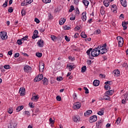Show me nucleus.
I'll use <instances>...</instances> for the list:
<instances>
[{
    "label": "nucleus",
    "instance_id": "obj_54",
    "mask_svg": "<svg viewBox=\"0 0 128 128\" xmlns=\"http://www.w3.org/2000/svg\"><path fill=\"white\" fill-rule=\"evenodd\" d=\"M34 22H36V24H40V20H38V18H35Z\"/></svg>",
    "mask_w": 128,
    "mask_h": 128
},
{
    "label": "nucleus",
    "instance_id": "obj_29",
    "mask_svg": "<svg viewBox=\"0 0 128 128\" xmlns=\"http://www.w3.org/2000/svg\"><path fill=\"white\" fill-rule=\"evenodd\" d=\"M92 48H90L86 51V54L88 56H89L90 57V52H92Z\"/></svg>",
    "mask_w": 128,
    "mask_h": 128
},
{
    "label": "nucleus",
    "instance_id": "obj_10",
    "mask_svg": "<svg viewBox=\"0 0 128 128\" xmlns=\"http://www.w3.org/2000/svg\"><path fill=\"white\" fill-rule=\"evenodd\" d=\"M37 44L39 48H42L44 46V40H39L37 42Z\"/></svg>",
    "mask_w": 128,
    "mask_h": 128
},
{
    "label": "nucleus",
    "instance_id": "obj_25",
    "mask_svg": "<svg viewBox=\"0 0 128 128\" xmlns=\"http://www.w3.org/2000/svg\"><path fill=\"white\" fill-rule=\"evenodd\" d=\"M22 108H24V106H20L17 107L16 110H17V112H20V110H22Z\"/></svg>",
    "mask_w": 128,
    "mask_h": 128
},
{
    "label": "nucleus",
    "instance_id": "obj_60",
    "mask_svg": "<svg viewBox=\"0 0 128 128\" xmlns=\"http://www.w3.org/2000/svg\"><path fill=\"white\" fill-rule=\"evenodd\" d=\"M65 38V40H66V42H70V38L68 37V36H64Z\"/></svg>",
    "mask_w": 128,
    "mask_h": 128
},
{
    "label": "nucleus",
    "instance_id": "obj_33",
    "mask_svg": "<svg viewBox=\"0 0 128 128\" xmlns=\"http://www.w3.org/2000/svg\"><path fill=\"white\" fill-rule=\"evenodd\" d=\"M104 88H106V90H110V86L108 84H106L104 86Z\"/></svg>",
    "mask_w": 128,
    "mask_h": 128
},
{
    "label": "nucleus",
    "instance_id": "obj_9",
    "mask_svg": "<svg viewBox=\"0 0 128 128\" xmlns=\"http://www.w3.org/2000/svg\"><path fill=\"white\" fill-rule=\"evenodd\" d=\"M24 70L25 72H29L30 70H32V67L29 66H24Z\"/></svg>",
    "mask_w": 128,
    "mask_h": 128
},
{
    "label": "nucleus",
    "instance_id": "obj_24",
    "mask_svg": "<svg viewBox=\"0 0 128 128\" xmlns=\"http://www.w3.org/2000/svg\"><path fill=\"white\" fill-rule=\"evenodd\" d=\"M122 98L124 100H128V94L126 93L125 94H124L122 96Z\"/></svg>",
    "mask_w": 128,
    "mask_h": 128
},
{
    "label": "nucleus",
    "instance_id": "obj_53",
    "mask_svg": "<svg viewBox=\"0 0 128 128\" xmlns=\"http://www.w3.org/2000/svg\"><path fill=\"white\" fill-rule=\"evenodd\" d=\"M8 11L9 12H14V9H12V7H10Z\"/></svg>",
    "mask_w": 128,
    "mask_h": 128
},
{
    "label": "nucleus",
    "instance_id": "obj_23",
    "mask_svg": "<svg viewBox=\"0 0 128 128\" xmlns=\"http://www.w3.org/2000/svg\"><path fill=\"white\" fill-rule=\"evenodd\" d=\"M85 6H88L90 4V2L86 0H83L82 1Z\"/></svg>",
    "mask_w": 128,
    "mask_h": 128
},
{
    "label": "nucleus",
    "instance_id": "obj_20",
    "mask_svg": "<svg viewBox=\"0 0 128 128\" xmlns=\"http://www.w3.org/2000/svg\"><path fill=\"white\" fill-rule=\"evenodd\" d=\"M93 84L94 86H100V80H94L93 82Z\"/></svg>",
    "mask_w": 128,
    "mask_h": 128
},
{
    "label": "nucleus",
    "instance_id": "obj_37",
    "mask_svg": "<svg viewBox=\"0 0 128 128\" xmlns=\"http://www.w3.org/2000/svg\"><path fill=\"white\" fill-rule=\"evenodd\" d=\"M4 68L5 70H10V65H5L4 66Z\"/></svg>",
    "mask_w": 128,
    "mask_h": 128
},
{
    "label": "nucleus",
    "instance_id": "obj_32",
    "mask_svg": "<svg viewBox=\"0 0 128 128\" xmlns=\"http://www.w3.org/2000/svg\"><path fill=\"white\" fill-rule=\"evenodd\" d=\"M51 38H52V40H53V42H56L57 38L54 35H52Z\"/></svg>",
    "mask_w": 128,
    "mask_h": 128
},
{
    "label": "nucleus",
    "instance_id": "obj_64",
    "mask_svg": "<svg viewBox=\"0 0 128 128\" xmlns=\"http://www.w3.org/2000/svg\"><path fill=\"white\" fill-rule=\"evenodd\" d=\"M29 106L31 108H34V106H32V103H29Z\"/></svg>",
    "mask_w": 128,
    "mask_h": 128
},
{
    "label": "nucleus",
    "instance_id": "obj_3",
    "mask_svg": "<svg viewBox=\"0 0 128 128\" xmlns=\"http://www.w3.org/2000/svg\"><path fill=\"white\" fill-rule=\"evenodd\" d=\"M98 120V116L96 115H94L91 116L89 118V122L90 124H92V122H94Z\"/></svg>",
    "mask_w": 128,
    "mask_h": 128
},
{
    "label": "nucleus",
    "instance_id": "obj_39",
    "mask_svg": "<svg viewBox=\"0 0 128 128\" xmlns=\"http://www.w3.org/2000/svg\"><path fill=\"white\" fill-rule=\"evenodd\" d=\"M64 29L65 30H70V26H68V25H66L64 26Z\"/></svg>",
    "mask_w": 128,
    "mask_h": 128
},
{
    "label": "nucleus",
    "instance_id": "obj_47",
    "mask_svg": "<svg viewBox=\"0 0 128 128\" xmlns=\"http://www.w3.org/2000/svg\"><path fill=\"white\" fill-rule=\"evenodd\" d=\"M28 36H24V38H22V40H28Z\"/></svg>",
    "mask_w": 128,
    "mask_h": 128
},
{
    "label": "nucleus",
    "instance_id": "obj_13",
    "mask_svg": "<svg viewBox=\"0 0 128 128\" xmlns=\"http://www.w3.org/2000/svg\"><path fill=\"white\" fill-rule=\"evenodd\" d=\"M16 126H18V124L16 122H13L10 123V125L8 126V128H16Z\"/></svg>",
    "mask_w": 128,
    "mask_h": 128
},
{
    "label": "nucleus",
    "instance_id": "obj_7",
    "mask_svg": "<svg viewBox=\"0 0 128 128\" xmlns=\"http://www.w3.org/2000/svg\"><path fill=\"white\" fill-rule=\"evenodd\" d=\"M0 38L2 40H6V38H8V36L6 35V32H0Z\"/></svg>",
    "mask_w": 128,
    "mask_h": 128
},
{
    "label": "nucleus",
    "instance_id": "obj_26",
    "mask_svg": "<svg viewBox=\"0 0 128 128\" xmlns=\"http://www.w3.org/2000/svg\"><path fill=\"white\" fill-rule=\"evenodd\" d=\"M103 96L104 100H110V97L108 96V95H105Z\"/></svg>",
    "mask_w": 128,
    "mask_h": 128
},
{
    "label": "nucleus",
    "instance_id": "obj_35",
    "mask_svg": "<svg viewBox=\"0 0 128 128\" xmlns=\"http://www.w3.org/2000/svg\"><path fill=\"white\" fill-rule=\"evenodd\" d=\"M116 124H120V118H117V120L116 122Z\"/></svg>",
    "mask_w": 128,
    "mask_h": 128
},
{
    "label": "nucleus",
    "instance_id": "obj_6",
    "mask_svg": "<svg viewBox=\"0 0 128 128\" xmlns=\"http://www.w3.org/2000/svg\"><path fill=\"white\" fill-rule=\"evenodd\" d=\"M67 68H69L68 70L70 72H71L74 70V68H76V65H74L72 63H70L67 64Z\"/></svg>",
    "mask_w": 128,
    "mask_h": 128
},
{
    "label": "nucleus",
    "instance_id": "obj_17",
    "mask_svg": "<svg viewBox=\"0 0 128 128\" xmlns=\"http://www.w3.org/2000/svg\"><path fill=\"white\" fill-rule=\"evenodd\" d=\"M66 19L64 18H61L59 21V24L60 26H62L64 22H66Z\"/></svg>",
    "mask_w": 128,
    "mask_h": 128
},
{
    "label": "nucleus",
    "instance_id": "obj_15",
    "mask_svg": "<svg viewBox=\"0 0 128 128\" xmlns=\"http://www.w3.org/2000/svg\"><path fill=\"white\" fill-rule=\"evenodd\" d=\"M120 4L124 8H126V6H128V4L126 3V0H120Z\"/></svg>",
    "mask_w": 128,
    "mask_h": 128
},
{
    "label": "nucleus",
    "instance_id": "obj_46",
    "mask_svg": "<svg viewBox=\"0 0 128 128\" xmlns=\"http://www.w3.org/2000/svg\"><path fill=\"white\" fill-rule=\"evenodd\" d=\"M56 80L58 82H60V80H64V78H62V76H59L56 78Z\"/></svg>",
    "mask_w": 128,
    "mask_h": 128
},
{
    "label": "nucleus",
    "instance_id": "obj_61",
    "mask_svg": "<svg viewBox=\"0 0 128 128\" xmlns=\"http://www.w3.org/2000/svg\"><path fill=\"white\" fill-rule=\"evenodd\" d=\"M105 84H108L109 86H110L112 84L111 82H105Z\"/></svg>",
    "mask_w": 128,
    "mask_h": 128
},
{
    "label": "nucleus",
    "instance_id": "obj_62",
    "mask_svg": "<svg viewBox=\"0 0 128 128\" xmlns=\"http://www.w3.org/2000/svg\"><path fill=\"white\" fill-rule=\"evenodd\" d=\"M74 4H78V0H74Z\"/></svg>",
    "mask_w": 128,
    "mask_h": 128
},
{
    "label": "nucleus",
    "instance_id": "obj_44",
    "mask_svg": "<svg viewBox=\"0 0 128 128\" xmlns=\"http://www.w3.org/2000/svg\"><path fill=\"white\" fill-rule=\"evenodd\" d=\"M84 88L85 90V94H88L90 93V92H88V89L86 87H84Z\"/></svg>",
    "mask_w": 128,
    "mask_h": 128
},
{
    "label": "nucleus",
    "instance_id": "obj_8",
    "mask_svg": "<svg viewBox=\"0 0 128 128\" xmlns=\"http://www.w3.org/2000/svg\"><path fill=\"white\" fill-rule=\"evenodd\" d=\"M20 96H22L26 94V88H20L19 90Z\"/></svg>",
    "mask_w": 128,
    "mask_h": 128
},
{
    "label": "nucleus",
    "instance_id": "obj_19",
    "mask_svg": "<svg viewBox=\"0 0 128 128\" xmlns=\"http://www.w3.org/2000/svg\"><path fill=\"white\" fill-rule=\"evenodd\" d=\"M92 110H88L86 112H84V116H88L90 114H92Z\"/></svg>",
    "mask_w": 128,
    "mask_h": 128
},
{
    "label": "nucleus",
    "instance_id": "obj_1",
    "mask_svg": "<svg viewBox=\"0 0 128 128\" xmlns=\"http://www.w3.org/2000/svg\"><path fill=\"white\" fill-rule=\"evenodd\" d=\"M106 44H105L102 46H98L96 48L92 50L91 52V56L92 58H90L92 60L94 58V56H98L100 54H104L108 52V49L106 47Z\"/></svg>",
    "mask_w": 128,
    "mask_h": 128
},
{
    "label": "nucleus",
    "instance_id": "obj_38",
    "mask_svg": "<svg viewBox=\"0 0 128 128\" xmlns=\"http://www.w3.org/2000/svg\"><path fill=\"white\" fill-rule=\"evenodd\" d=\"M122 26H123L124 30H126L128 28V26L126 24H124V22H122Z\"/></svg>",
    "mask_w": 128,
    "mask_h": 128
},
{
    "label": "nucleus",
    "instance_id": "obj_50",
    "mask_svg": "<svg viewBox=\"0 0 128 128\" xmlns=\"http://www.w3.org/2000/svg\"><path fill=\"white\" fill-rule=\"evenodd\" d=\"M44 4H50V0H42Z\"/></svg>",
    "mask_w": 128,
    "mask_h": 128
},
{
    "label": "nucleus",
    "instance_id": "obj_59",
    "mask_svg": "<svg viewBox=\"0 0 128 128\" xmlns=\"http://www.w3.org/2000/svg\"><path fill=\"white\" fill-rule=\"evenodd\" d=\"M28 2H26V3L22 2V3L21 4V6H28Z\"/></svg>",
    "mask_w": 128,
    "mask_h": 128
},
{
    "label": "nucleus",
    "instance_id": "obj_57",
    "mask_svg": "<svg viewBox=\"0 0 128 128\" xmlns=\"http://www.w3.org/2000/svg\"><path fill=\"white\" fill-rule=\"evenodd\" d=\"M40 32H44L45 30L44 28H42L39 30Z\"/></svg>",
    "mask_w": 128,
    "mask_h": 128
},
{
    "label": "nucleus",
    "instance_id": "obj_16",
    "mask_svg": "<svg viewBox=\"0 0 128 128\" xmlns=\"http://www.w3.org/2000/svg\"><path fill=\"white\" fill-rule=\"evenodd\" d=\"M82 15V20H83V22H86V12H83Z\"/></svg>",
    "mask_w": 128,
    "mask_h": 128
},
{
    "label": "nucleus",
    "instance_id": "obj_21",
    "mask_svg": "<svg viewBox=\"0 0 128 128\" xmlns=\"http://www.w3.org/2000/svg\"><path fill=\"white\" fill-rule=\"evenodd\" d=\"M113 72L114 74V76H119L120 74V70H114Z\"/></svg>",
    "mask_w": 128,
    "mask_h": 128
},
{
    "label": "nucleus",
    "instance_id": "obj_40",
    "mask_svg": "<svg viewBox=\"0 0 128 128\" xmlns=\"http://www.w3.org/2000/svg\"><path fill=\"white\" fill-rule=\"evenodd\" d=\"M22 39L20 40H17V43L19 44V46H20V44H22Z\"/></svg>",
    "mask_w": 128,
    "mask_h": 128
},
{
    "label": "nucleus",
    "instance_id": "obj_28",
    "mask_svg": "<svg viewBox=\"0 0 128 128\" xmlns=\"http://www.w3.org/2000/svg\"><path fill=\"white\" fill-rule=\"evenodd\" d=\"M104 109H101L100 111H99L98 112V114L99 116H102L104 115Z\"/></svg>",
    "mask_w": 128,
    "mask_h": 128
},
{
    "label": "nucleus",
    "instance_id": "obj_55",
    "mask_svg": "<svg viewBox=\"0 0 128 128\" xmlns=\"http://www.w3.org/2000/svg\"><path fill=\"white\" fill-rule=\"evenodd\" d=\"M20 56V53H16L14 54V58H18Z\"/></svg>",
    "mask_w": 128,
    "mask_h": 128
},
{
    "label": "nucleus",
    "instance_id": "obj_56",
    "mask_svg": "<svg viewBox=\"0 0 128 128\" xmlns=\"http://www.w3.org/2000/svg\"><path fill=\"white\" fill-rule=\"evenodd\" d=\"M80 28L78 26H76L74 28L75 30H80Z\"/></svg>",
    "mask_w": 128,
    "mask_h": 128
},
{
    "label": "nucleus",
    "instance_id": "obj_49",
    "mask_svg": "<svg viewBox=\"0 0 128 128\" xmlns=\"http://www.w3.org/2000/svg\"><path fill=\"white\" fill-rule=\"evenodd\" d=\"M56 100H58V102H60L62 100V97L60 96H58L56 98Z\"/></svg>",
    "mask_w": 128,
    "mask_h": 128
},
{
    "label": "nucleus",
    "instance_id": "obj_52",
    "mask_svg": "<svg viewBox=\"0 0 128 128\" xmlns=\"http://www.w3.org/2000/svg\"><path fill=\"white\" fill-rule=\"evenodd\" d=\"M100 14H101L102 15V16H104V10H102V9H100Z\"/></svg>",
    "mask_w": 128,
    "mask_h": 128
},
{
    "label": "nucleus",
    "instance_id": "obj_31",
    "mask_svg": "<svg viewBox=\"0 0 128 128\" xmlns=\"http://www.w3.org/2000/svg\"><path fill=\"white\" fill-rule=\"evenodd\" d=\"M86 70V66H84L82 68L81 72H85Z\"/></svg>",
    "mask_w": 128,
    "mask_h": 128
},
{
    "label": "nucleus",
    "instance_id": "obj_41",
    "mask_svg": "<svg viewBox=\"0 0 128 128\" xmlns=\"http://www.w3.org/2000/svg\"><path fill=\"white\" fill-rule=\"evenodd\" d=\"M74 10V6H71L70 9L69 10V12H72V10Z\"/></svg>",
    "mask_w": 128,
    "mask_h": 128
},
{
    "label": "nucleus",
    "instance_id": "obj_2",
    "mask_svg": "<svg viewBox=\"0 0 128 128\" xmlns=\"http://www.w3.org/2000/svg\"><path fill=\"white\" fill-rule=\"evenodd\" d=\"M80 106H82V104L80 102H75L72 106L74 110H80Z\"/></svg>",
    "mask_w": 128,
    "mask_h": 128
},
{
    "label": "nucleus",
    "instance_id": "obj_14",
    "mask_svg": "<svg viewBox=\"0 0 128 128\" xmlns=\"http://www.w3.org/2000/svg\"><path fill=\"white\" fill-rule=\"evenodd\" d=\"M73 120L75 122H80V118L78 116H73Z\"/></svg>",
    "mask_w": 128,
    "mask_h": 128
},
{
    "label": "nucleus",
    "instance_id": "obj_22",
    "mask_svg": "<svg viewBox=\"0 0 128 128\" xmlns=\"http://www.w3.org/2000/svg\"><path fill=\"white\" fill-rule=\"evenodd\" d=\"M104 4L105 6L108 7L110 6V2L108 0H104Z\"/></svg>",
    "mask_w": 128,
    "mask_h": 128
},
{
    "label": "nucleus",
    "instance_id": "obj_12",
    "mask_svg": "<svg viewBox=\"0 0 128 128\" xmlns=\"http://www.w3.org/2000/svg\"><path fill=\"white\" fill-rule=\"evenodd\" d=\"M44 64L42 63L39 64V70L40 72H44Z\"/></svg>",
    "mask_w": 128,
    "mask_h": 128
},
{
    "label": "nucleus",
    "instance_id": "obj_27",
    "mask_svg": "<svg viewBox=\"0 0 128 128\" xmlns=\"http://www.w3.org/2000/svg\"><path fill=\"white\" fill-rule=\"evenodd\" d=\"M43 84H44V86H46L48 84V79L46 78H44L43 80Z\"/></svg>",
    "mask_w": 128,
    "mask_h": 128
},
{
    "label": "nucleus",
    "instance_id": "obj_18",
    "mask_svg": "<svg viewBox=\"0 0 128 128\" xmlns=\"http://www.w3.org/2000/svg\"><path fill=\"white\" fill-rule=\"evenodd\" d=\"M114 94V91L112 90H110L106 92L104 94L105 96H112V94Z\"/></svg>",
    "mask_w": 128,
    "mask_h": 128
},
{
    "label": "nucleus",
    "instance_id": "obj_43",
    "mask_svg": "<svg viewBox=\"0 0 128 128\" xmlns=\"http://www.w3.org/2000/svg\"><path fill=\"white\" fill-rule=\"evenodd\" d=\"M39 98L38 96V95L34 96L32 98V100H37Z\"/></svg>",
    "mask_w": 128,
    "mask_h": 128
},
{
    "label": "nucleus",
    "instance_id": "obj_42",
    "mask_svg": "<svg viewBox=\"0 0 128 128\" xmlns=\"http://www.w3.org/2000/svg\"><path fill=\"white\" fill-rule=\"evenodd\" d=\"M21 14L22 16H26V12L24 10H22Z\"/></svg>",
    "mask_w": 128,
    "mask_h": 128
},
{
    "label": "nucleus",
    "instance_id": "obj_51",
    "mask_svg": "<svg viewBox=\"0 0 128 128\" xmlns=\"http://www.w3.org/2000/svg\"><path fill=\"white\" fill-rule=\"evenodd\" d=\"M36 38H38V36H36V34H34L33 36H32V38L33 40H36Z\"/></svg>",
    "mask_w": 128,
    "mask_h": 128
},
{
    "label": "nucleus",
    "instance_id": "obj_48",
    "mask_svg": "<svg viewBox=\"0 0 128 128\" xmlns=\"http://www.w3.org/2000/svg\"><path fill=\"white\" fill-rule=\"evenodd\" d=\"M49 122L50 124H54V120H52V118L49 119Z\"/></svg>",
    "mask_w": 128,
    "mask_h": 128
},
{
    "label": "nucleus",
    "instance_id": "obj_36",
    "mask_svg": "<svg viewBox=\"0 0 128 128\" xmlns=\"http://www.w3.org/2000/svg\"><path fill=\"white\" fill-rule=\"evenodd\" d=\"M36 56L38 58H42V54L40 53V52H36Z\"/></svg>",
    "mask_w": 128,
    "mask_h": 128
},
{
    "label": "nucleus",
    "instance_id": "obj_58",
    "mask_svg": "<svg viewBox=\"0 0 128 128\" xmlns=\"http://www.w3.org/2000/svg\"><path fill=\"white\" fill-rule=\"evenodd\" d=\"M33 0H26L27 4H32V2Z\"/></svg>",
    "mask_w": 128,
    "mask_h": 128
},
{
    "label": "nucleus",
    "instance_id": "obj_4",
    "mask_svg": "<svg viewBox=\"0 0 128 128\" xmlns=\"http://www.w3.org/2000/svg\"><path fill=\"white\" fill-rule=\"evenodd\" d=\"M117 40L118 44V46L122 47L124 44V38L121 36H117Z\"/></svg>",
    "mask_w": 128,
    "mask_h": 128
},
{
    "label": "nucleus",
    "instance_id": "obj_34",
    "mask_svg": "<svg viewBox=\"0 0 128 128\" xmlns=\"http://www.w3.org/2000/svg\"><path fill=\"white\" fill-rule=\"evenodd\" d=\"M81 36L82 38H86V33H84V32H82L81 33Z\"/></svg>",
    "mask_w": 128,
    "mask_h": 128
},
{
    "label": "nucleus",
    "instance_id": "obj_5",
    "mask_svg": "<svg viewBox=\"0 0 128 128\" xmlns=\"http://www.w3.org/2000/svg\"><path fill=\"white\" fill-rule=\"evenodd\" d=\"M44 78V75L42 74H39L38 76H36L34 79V82H40V80H42Z\"/></svg>",
    "mask_w": 128,
    "mask_h": 128
},
{
    "label": "nucleus",
    "instance_id": "obj_11",
    "mask_svg": "<svg viewBox=\"0 0 128 128\" xmlns=\"http://www.w3.org/2000/svg\"><path fill=\"white\" fill-rule=\"evenodd\" d=\"M102 126V121L100 120L96 122V128H100Z\"/></svg>",
    "mask_w": 128,
    "mask_h": 128
},
{
    "label": "nucleus",
    "instance_id": "obj_30",
    "mask_svg": "<svg viewBox=\"0 0 128 128\" xmlns=\"http://www.w3.org/2000/svg\"><path fill=\"white\" fill-rule=\"evenodd\" d=\"M12 112H14V110H12V108H10L8 109V112L10 114H12Z\"/></svg>",
    "mask_w": 128,
    "mask_h": 128
},
{
    "label": "nucleus",
    "instance_id": "obj_63",
    "mask_svg": "<svg viewBox=\"0 0 128 128\" xmlns=\"http://www.w3.org/2000/svg\"><path fill=\"white\" fill-rule=\"evenodd\" d=\"M78 36V33H76L74 35V38H76Z\"/></svg>",
    "mask_w": 128,
    "mask_h": 128
},
{
    "label": "nucleus",
    "instance_id": "obj_45",
    "mask_svg": "<svg viewBox=\"0 0 128 128\" xmlns=\"http://www.w3.org/2000/svg\"><path fill=\"white\" fill-rule=\"evenodd\" d=\"M8 0H6L5 1V2L2 5L4 8H6V6H8Z\"/></svg>",
    "mask_w": 128,
    "mask_h": 128
}]
</instances>
